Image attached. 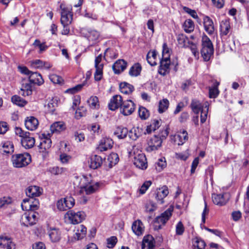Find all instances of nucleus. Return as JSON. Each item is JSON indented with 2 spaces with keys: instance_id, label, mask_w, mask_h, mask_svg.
Returning a JSON list of instances; mask_svg holds the SVG:
<instances>
[{
  "instance_id": "nucleus-26",
  "label": "nucleus",
  "mask_w": 249,
  "mask_h": 249,
  "mask_svg": "<svg viewBox=\"0 0 249 249\" xmlns=\"http://www.w3.org/2000/svg\"><path fill=\"white\" fill-rule=\"evenodd\" d=\"M177 40L178 45L181 47H189L192 43L189 40L188 38L184 34H178L177 37Z\"/></svg>"
},
{
  "instance_id": "nucleus-62",
  "label": "nucleus",
  "mask_w": 249,
  "mask_h": 249,
  "mask_svg": "<svg viewBox=\"0 0 249 249\" xmlns=\"http://www.w3.org/2000/svg\"><path fill=\"white\" fill-rule=\"evenodd\" d=\"M117 238L115 236H111L107 239V247L108 248H112L116 244Z\"/></svg>"
},
{
  "instance_id": "nucleus-28",
  "label": "nucleus",
  "mask_w": 249,
  "mask_h": 249,
  "mask_svg": "<svg viewBox=\"0 0 249 249\" xmlns=\"http://www.w3.org/2000/svg\"><path fill=\"white\" fill-rule=\"evenodd\" d=\"M66 128L63 122H56L53 123L50 126V130L52 133H59Z\"/></svg>"
},
{
  "instance_id": "nucleus-10",
  "label": "nucleus",
  "mask_w": 249,
  "mask_h": 249,
  "mask_svg": "<svg viewBox=\"0 0 249 249\" xmlns=\"http://www.w3.org/2000/svg\"><path fill=\"white\" fill-rule=\"evenodd\" d=\"M61 12V24L70 25L72 20V14L70 9L63 7L62 5L60 6Z\"/></svg>"
},
{
  "instance_id": "nucleus-11",
  "label": "nucleus",
  "mask_w": 249,
  "mask_h": 249,
  "mask_svg": "<svg viewBox=\"0 0 249 249\" xmlns=\"http://www.w3.org/2000/svg\"><path fill=\"white\" fill-rule=\"evenodd\" d=\"M162 140L160 137L154 136L148 142V147L146 149L148 152L157 150L161 146Z\"/></svg>"
},
{
  "instance_id": "nucleus-52",
  "label": "nucleus",
  "mask_w": 249,
  "mask_h": 249,
  "mask_svg": "<svg viewBox=\"0 0 249 249\" xmlns=\"http://www.w3.org/2000/svg\"><path fill=\"white\" fill-rule=\"evenodd\" d=\"M96 69L94 73V79L96 81H99L101 80L103 77V67L101 65L95 67Z\"/></svg>"
},
{
  "instance_id": "nucleus-12",
  "label": "nucleus",
  "mask_w": 249,
  "mask_h": 249,
  "mask_svg": "<svg viewBox=\"0 0 249 249\" xmlns=\"http://www.w3.org/2000/svg\"><path fill=\"white\" fill-rule=\"evenodd\" d=\"M162 58L160 62V66L158 70L159 74L163 76L165 75L170 71V59H168V56Z\"/></svg>"
},
{
  "instance_id": "nucleus-54",
  "label": "nucleus",
  "mask_w": 249,
  "mask_h": 249,
  "mask_svg": "<svg viewBox=\"0 0 249 249\" xmlns=\"http://www.w3.org/2000/svg\"><path fill=\"white\" fill-rule=\"evenodd\" d=\"M33 199L31 198L29 199H24L22 203H21V207L23 210L24 211H30L32 206V201Z\"/></svg>"
},
{
  "instance_id": "nucleus-24",
  "label": "nucleus",
  "mask_w": 249,
  "mask_h": 249,
  "mask_svg": "<svg viewBox=\"0 0 249 249\" xmlns=\"http://www.w3.org/2000/svg\"><path fill=\"white\" fill-rule=\"evenodd\" d=\"M29 82L38 86L42 85L44 81L41 75L37 72H32L29 76Z\"/></svg>"
},
{
  "instance_id": "nucleus-27",
  "label": "nucleus",
  "mask_w": 249,
  "mask_h": 249,
  "mask_svg": "<svg viewBox=\"0 0 249 249\" xmlns=\"http://www.w3.org/2000/svg\"><path fill=\"white\" fill-rule=\"evenodd\" d=\"M203 23L205 31L210 35L213 34L214 26L212 20L209 17L206 16L203 18Z\"/></svg>"
},
{
  "instance_id": "nucleus-5",
  "label": "nucleus",
  "mask_w": 249,
  "mask_h": 249,
  "mask_svg": "<svg viewBox=\"0 0 249 249\" xmlns=\"http://www.w3.org/2000/svg\"><path fill=\"white\" fill-rule=\"evenodd\" d=\"M86 216L85 212L83 211L75 212L73 210H70L65 214V219L69 223L77 224L82 222L85 219Z\"/></svg>"
},
{
  "instance_id": "nucleus-4",
  "label": "nucleus",
  "mask_w": 249,
  "mask_h": 249,
  "mask_svg": "<svg viewBox=\"0 0 249 249\" xmlns=\"http://www.w3.org/2000/svg\"><path fill=\"white\" fill-rule=\"evenodd\" d=\"M11 161L14 167L22 168L30 164L31 157L28 153L15 154L12 156Z\"/></svg>"
},
{
  "instance_id": "nucleus-38",
  "label": "nucleus",
  "mask_w": 249,
  "mask_h": 249,
  "mask_svg": "<svg viewBox=\"0 0 249 249\" xmlns=\"http://www.w3.org/2000/svg\"><path fill=\"white\" fill-rule=\"evenodd\" d=\"M76 228L75 238L78 240L82 239L85 235L87 232V228L83 225L77 226Z\"/></svg>"
},
{
  "instance_id": "nucleus-20",
  "label": "nucleus",
  "mask_w": 249,
  "mask_h": 249,
  "mask_svg": "<svg viewBox=\"0 0 249 249\" xmlns=\"http://www.w3.org/2000/svg\"><path fill=\"white\" fill-rule=\"evenodd\" d=\"M50 137L51 135L50 133H48L47 134H42V138H41L39 144V147L40 149L46 150L51 147L52 141L50 139Z\"/></svg>"
},
{
  "instance_id": "nucleus-42",
  "label": "nucleus",
  "mask_w": 249,
  "mask_h": 249,
  "mask_svg": "<svg viewBox=\"0 0 249 249\" xmlns=\"http://www.w3.org/2000/svg\"><path fill=\"white\" fill-rule=\"evenodd\" d=\"M230 28V22L228 20L221 21L220 23V31L222 35H226L229 32Z\"/></svg>"
},
{
  "instance_id": "nucleus-6",
  "label": "nucleus",
  "mask_w": 249,
  "mask_h": 249,
  "mask_svg": "<svg viewBox=\"0 0 249 249\" xmlns=\"http://www.w3.org/2000/svg\"><path fill=\"white\" fill-rule=\"evenodd\" d=\"M133 162L138 168L142 170L146 169L147 167V162L145 155L141 151L135 153L134 152Z\"/></svg>"
},
{
  "instance_id": "nucleus-57",
  "label": "nucleus",
  "mask_w": 249,
  "mask_h": 249,
  "mask_svg": "<svg viewBox=\"0 0 249 249\" xmlns=\"http://www.w3.org/2000/svg\"><path fill=\"white\" fill-rule=\"evenodd\" d=\"M48 170L51 174L58 175L63 173L65 171V169L62 167L54 166L49 168Z\"/></svg>"
},
{
  "instance_id": "nucleus-46",
  "label": "nucleus",
  "mask_w": 249,
  "mask_h": 249,
  "mask_svg": "<svg viewBox=\"0 0 249 249\" xmlns=\"http://www.w3.org/2000/svg\"><path fill=\"white\" fill-rule=\"evenodd\" d=\"M230 198V195L228 193H224L219 195V205H225Z\"/></svg>"
},
{
  "instance_id": "nucleus-53",
  "label": "nucleus",
  "mask_w": 249,
  "mask_h": 249,
  "mask_svg": "<svg viewBox=\"0 0 249 249\" xmlns=\"http://www.w3.org/2000/svg\"><path fill=\"white\" fill-rule=\"evenodd\" d=\"M12 198L9 196H4L0 198V208L6 207L12 203Z\"/></svg>"
},
{
  "instance_id": "nucleus-47",
  "label": "nucleus",
  "mask_w": 249,
  "mask_h": 249,
  "mask_svg": "<svg viewBox=\"0 0 249 249\" xmlns=\"http://www.w3.org/2000/svg\"><path fill=\"white\" fill-rule=\"evenodd\" d=\"M88 103L90 108H97L99 107L98 98L96 96H91L88 100Z\"/></svg>"
},
{
  "instance_id": "nucleus-44",
  "label": "nucleus",
  "mask_w": 249,
  "mask_h": 249,
  "mask_svg": "<svg viewBox=\"0 0 249 249\" xmlns=\"http://www.w3.org/2000/svg\"><path fill=\"white\" fill-rule=\"evenodd\" d=\"M183 27L185 32L190 33L194 31L195 26L191 19H187L185 21Z\"/></svg>"
},
{
  "instance_id": "nucleus-9",
  "label": "nucleus",
  "mask_w": 249,
  "mask_h": 249,
  "mask_svg": "<svg viewBox=\"0 0 249 249\" xmlns=\"http://www.w3.org/2000/svg\"><path fill=\"white\" fill-rule=\"evenodd\" d=\"M136 108L134 103L130 100L124 101L120 108V112L124 116L131 114Z\"/></svg>"
},
{
  "instance_id": "nucleus-22",
  "label": "nucleus",
  "mask_w": 249,
  "mask_h": 249,
  "mask_svg": "<svg viewBox=\"0 0 249 249\" xmlns=\"http://www.w3.org/2000/svg\"><path fill=\"white\" fill-rule=\"evenodd\" d=\"M155 243L152 236L150 235L145 236L142 240V249H154Z\"/></svg>"
},
{
  "instance_id": "nucleus-49",
  "label": "nucleus",
  "mask_w": 249,
  "mask_h": 249,
  "mask_svg": "<svg viewBox=\"0 0 249 249\" xmlns=\"http://www.w3.org/2000/svg\"><path fill=\"white\" fill-rule=\"evenodd\" d=\"M33 45L35 47H38L39 49L38 53H42L43 52L45 51L47 48L48 46L46 45L45 43H41L40 40L38 39H36L33 43Z\"/></svg>"
},
{
  "instance_id": "nucleus-16",
  "label": "nucleus",
  "mask_w": 249,
  "mask_h": 249,
  "mask_svg": "<svg viewBox=\"0 0 249 249\" xmlns=\"http://www.w3.org/2000/svg\"><path fill=\"white\" fill-rule=\"evenodd\" d=\"M43 190L37 186H29L26 191L27 196L33 199L34 197L39 196L42 193Z\"/></svg>"
},
{
  "instance_id": "nucleus-33",
  "label": "nucleus",
  "mask_w": 249,
  "mask_h": 249,
  "mask_svg": "<svg viewBox=\"0 0 249 249\" xmlns=\"http://www.w3.org/2000/svg\"><path fill=\"white\" fill-rule=\"evenodd\" d=\"M142 130L139 127H133L128 133V137L132 140H136L142 134Z\"/></svg>"
},
{
  "instance_id": "nucleus-56",
  "label": "nucleus",
  "mask_w": 249,
  "mask_h": 249,
  "mask_svg": "<svg viewBox=\"0 0 249 249\" xmlns=\"http://www.w3.org/2000/svg\"><path fill=\"white\" fill-rule=\"evenodd\" d=\"M139 115L142 120H145L149 117V111L146 108L141 107L139 108Z\"/></svg>"
},
{
  "instance_id": "nucleus-43",
  "label": "nucleus",
  "mask_w": 249,
  "mask_h": 249,
  "mask_svg": "<svg viewBox=\"0 0 249 249\" xmlns=\"http://www.w3.org/2000/svg\"><path fill=\"white\" fill-rule=\"evenodd\" d=\"M160 126V122L157 120H154L152 121L151 124L147 126L146 132L147 133H150L157 130Z\"/></svg>"
},
{
  "instance_id": "nucleus-55",
  "label": "nucleus",
  "mask_w": 249,
  "mask_h": 249,
  "mask_svg": "<svg viewBox=\"0 0 249 249\" xmlns=\"http://www.w3.org/2000/svg\"><path fill=\"white\" fill-rule=\"evenodd\" d=\"M62 200H64L65 204L67 209H70L73 207L75 204V200L71 196H67L64 198H62Z\"/></svg>"
},
{
  "instance_id": "nucleus-17",
  "label": "nucleus",
  "mask_w": 249,
  "mask_h": 249,
  "mask_svg": "<svg viewBox=\"0 0 249 249\" xmlns=\"http://www.w3.org/2000/svg\"><path fill=\"white\" fill-rule=\"evenodd\" d=\"M21 143L23 147L26 149H29L34 146L35 143V139L29 132L28 134L21 139Z\"/></svg>"
},
{
  "instance_id": "nucleus-39",
  "label": "nucleus",
  "mask_w": 249,
  "mask_h": 249,
  "mask_svg": "<svg viewBox=\"0 0 249 249\" xmlns=\"http://www.w3.org/2000/svg\"><path fill=\"white\" fill-rule=\"evenodd\" d=\"M119 160L117 154L115 153H111L107 157V160L108 162V166L111 168L113 166L116 164Z\"/></svg>"
},
{
  "instance_id": "nucleus-41",
  "label": "nucleus",
  "mask_w": 249,
  "mask_h": 249,
  "mask_svg": "<svg viewBox=\"0 0 249 249\" xmlns=\"http://www.w3.org/2000/svg\"><path fill=\"white\" fill-rule=\"evenodd\" d=\"M169 102L167 99H163L159 103L158 111L160 113L165 112L169 107Z\"/></svg>"
},
{
  "instance_id": "nucleus-18",
  "label": "nucleus",
  "mask_w": 249,
  "mask_h": 249,
  "mask_svg": "<svg viewBox=\"0 0 249 249\" xmlns=\"http://www.w3.org/2000/svg\"><path fill=\"white\" fill-rule=\"evenodd\" d=\"M169 194L168 188L166 186L158 188L157 189L156 198L157 200L162 204L164 202L163 199Z\"/></svg>"
},
{
  "instance_id": "nucleus-1",
  "label": "nucleus",
  "mask_w": 249,
  "mask_h": 249,
  "mask_svg": "<svg viewBox=\"0 0 249 249\" xmlns=\"http://www.w3.org/2000/svg\"><path fill=\"white\" fill-rule=\"evenodd\" d=\"M73 183L75 187L80 189V194L90 195L97 191L101 184L98 182L92 181L90 176H77L74 177Z\"/></svg>"
},
{
  "instance_id": "nucleus-19",
  "label": "nucleus",
  "mask_w": 249,
  "mask_h": 249,
  "mask_svg": "<svg viewBox=\"0 0 249 249\" xmlns=\"http://www.w3.org/2000/svg\"><path fill=\"white\" fill-rule=\"evenodd\" d=\"M25 125L27 129L35 130L38 125V120L33 116L27 117L25 120Z\"/></svg>"
},
{
  "instance_id": "nucleus-36",
  "label": "nucleus",
  "mask_w": 249,
  "mask_h": 249,
  "mask_svg": "<svg viewBox=\"0 0 249 249\" xmlns=\"http://www.w3.org/2000/svg\"><path fill=\"white\" fill-rule=\"evenodd\" d=\"M31 83L27 82L24 83L22 85L21 90L22 92L21 94L24 96H29L32 93V86Z\"/></svg>"
},
{
  "instance_id": "nucleus-37",
  "label": "nucleus",
  "mask_w": 249,
  "mask_h": 249,
  "mask_svg": "<svg viewBox=\"0 0 249 249\" xmlns=\"http://www.w3.org/2000/svg\"><path fill=\"white\" fill-rule=\"evenodd\" d=\"M142 67L139 63H135L130 68L129 71V74L131 76H137L141 73Z\"/></svg>"
},
{
  "instance_id": "nucleus-31",
  "label": "nucleus",
  "mask_w": 249,
  "mask_h": 249,
  "mask_svg": "<svg viewBox=\"0 0 249 249\" xmlns=\"http://www.w3.org/2000/svg\"><path fill=\"white\" fill-rule=\"evenodd\" d=\"M14 245V243L10 238L7 237H0V248L12 249Z\"/></svg>"
},
{
  "instance_id": "nucleus-34",
  "label": "nucleus",
  "mask_w": 249,
  "mask_h": 249,
  "mask_svg": "<svg viewBox=\"0 0 249 249\" xmlns=\"http://www.w3.org/2000/svg\"><path fill=\"white\" fill-rule=\"evenodd\" d=\"M87 32L88 33L86 34V36L89 41L94 42L98 39L100 36V33L97 31L89 29Z\"/></svg>"
},
{
  "instance_id": "nucleus-64",
  "label": "nucleus",
  "mask_w": 249,
  "mask_h": 249,
  "mask_svg": "<svg viewBox=\"0 0 249 249\" xmlns=\"http://www.w3.org/2000/svg\"><path fill=\"white\" fill-rule=\"evenodd\" d=\"M194 246L197 249H203L205 247V243L203 240L198 239L195 242Z\"/></svg>"
},
{
  "instance_id": "nucleus-45",
  "label": "nucleus",
  "mask_w": 249,
  "mask_h": 249,
  "mask_svg": "<svg viewBox=\"0 0 249 249\" xmlns=\"http://www.w3.org/2000/svg\"><path fill=\"white\" fill-rule=\"evenodd\" d=\"M11 100L14 104L19 107H24L27 104V102L25 100L18 95L12 96Z\"/></svg>"
},
{
  "instance_id": "nucleus-30",
  "label": "nucleus",
  "mask_w": 249,
  "mask_h": 249,
  "mask_svg": "<svg viewBox=\"0 0 249 249\" xmlns=\"http://www.w3.org/2000/svg\"><path fill=\"white\" fill-rule=\"evenodd\" d=\"M146 60L147 62L152 66L157 64V52L155 50L150 51L147 54Z\"/></svg>"
},
{
  "instance_id": "nucleus-58",
  "label": "nucleus",
  "mask_w": 249,
  "mask_h": 249,
  "mask_svg": "<svg viewBox=\"0 0 249 249\" xmlns=\"http://www.w3.org/2000/svg\"><path fill=\"white\" fill-rule=\"evenodd\" d=\"M86 114L87 109L85 107H82L76 110L75 117L77 119H79L81 117L85 116Z\"/></svg>"
},
{
  "instance_id": "nucleus-60",
  "label": "nucleus",
  "mask_w": 249,
  "mask_h": 249,
  "mask_svg": "<svg viewBox=\"0 0 249 249\" xmlns=\"http://www.w3.org/2000/svg\"><path fill=\"white\" fill-rule=\"evenodd\" d=\"M145 210L147 212H151L154 211L156 209L155 203L151 201H147L145 204Z\"/></svg>"
},
{
  "instance_id": "nucleus-40",
  "label": "nucleus",
  "mask_w": 249,
  "mask_h": 249,
  "mask_svg": "<svg viewBox=\"0 0 249 249\" xmlns=\"http://www.w3.org/2000/svg\"><path fill=\"white\" fill-rule=\"evenodd\" d=\"M175 139L176 141H178V145L183 144L188 140L187 132L183 130L182 132L179 133L175 136Z\"/></svg>"
},
{
  "instance_id": "nucleus-32",
  "label": "nucleus",
  "mask_w": 249,
  "mask_h": 249,
  "mask_svg": "<svg viewBox=\"0 0 249 249\" xmlns=\"http://www.w3.org/2000/svg\"><path fill=\"white\" fill-rule=\"evenodd\" d=\"M120 91L125 94H129L131 93L134 89V87L126 83L123 82L119 86Z\"/></svg>"
},
{
  "instance_id": "nucleus-2",
  "label": "nucleus",
  "mask_w": 249,
  "mask_h": 249,
  "mask_svg": "<svg viewBox=\"0 0 249 249\" xmlns=\"http://www.w3.org/2000/svg\"><path fill=\"white\" fill-rule=\"evenodd\" d=\"M191 107L193 111L196 114H198L201 111L200 122L202 124L205 123L207 118L209 103L205 102L203 104L196 99H193L191 104Z\"/></svg>"
},
{
  "instance_id": "nucleus-25",
  "label": "nucleus",
  "mask_w": 249,
  "mask_h": 249,
  "mask_svg": "<svg viewBox=\"0 0 249 249\" xmlns=\"http://www.w3.org/2000/svg\"><path fill=\"white\" fill-rule=\"evenodd\" d=\"M102 162V159L100 156L94 155L91 157L89 161V166L91 169H96L101 166Z\"/></svg>"
},
{
  "instance_id": "nucleus-51",
  "label": "nucleus",
  "mask_w": 249,
  "mask_h": 249,
  "mask_svg": "<svg viewBox=\"0 0 249 249\" xmlns=\"http://www.w3.org/2000/svg\"><path fill=\"white\" fill-rule=\"evenodd\" d=\"M2 147L4 153L9 154L14 151L13 144L10 142L7 141L4 142L2 145Z\"/></svg>"
},
{
  "instance_id": "nucleus-8",
  "label": "nucleus",
  "mask_w": 249,
  "mask_h": 249,
  "mask_svg": "<svg viewBox=\"0 0 249 249\" xmlns=\"http://www.w3.org/2000/svg\"><path fill=\"white\" fill-rule=\"evenodd\" d=\"M37 220L36 213L35 212L25 213L22 215L20 222L22 225L28 227L35 224Z\"/></svg>"
},
{
  "instance_id": "nucleus-59",
  "label": "nucleus",
  "mask_w": 249,
  "mask_h": 249,
  "mask_svg": "<svg viewBox=\"0 0 249 249\" xmlns=\"http://www.w3.org/2000/svg\"><path fill=\"white\" fill-rule=\"evenodd\" d=\"M49 79L53 84H61L63 81L61 77L54 74L50 75Z\"/></svg>"
},
{
  "instance_id": "nucleus-61",
  "label": "nucleus",
  "mask_w": 249,
  "mask_h": 249,
  "mask_svg": "<svg viewBox=\"0 0 249 249\" xmlns=\"http://www.w3.org/2000/svg\"><path fill=\"white\" fill-rule=\"evenodd\" d=\"M152 182L151 181H146L141 186L140 189V193L141 194H144L149 187L151 186Z\"/></svg>"
},
{
  "instance_id": "nucleus-35",
  "label": "nucleus",
  "mask_w": 249,
  "mask_h": 249,
  "mask_svg": "<svg viewBox=\"0 0 249 249\" xmlns=\"http://www.w3.org/2000/svg\"><path fill=\"white\" fill-rule=\"evenodd\" d=\"M128 131L125 127H117L114 132V134L119 139H124L128 134Z\"/></svg>"
},
{
  "instance_id": "nucleus-15",
  "label": "nucleus",
  "mask_w": 249,
  "mask_h": 249,
  "mask_svg": "<svg viewBox=\"0 0 249 249\" xmlns=\"http://www.w3.org/2000/svg\"><path fill=\"white\" fill-rule=\"evenodd\" d=\"M113 144V142L112 139L109 138H103L100 140L97 149L101 152L105 151L111 149Z\"/></svg>"
},
{
  "instance_id": "nucleus-63",
  "label": "nucleus",
  "mask_w": 249,
  "mask_h": 249,
  "mask_svg": "<svg viewBox=\"0 0 249 249\" xmlns=\"http://www.w3.org/2000/svg\"><path fill=\"white\" fill-rule=\"evenodd\" d=\"M184 231V228L182 223L179 221L176 227V232L177 235H181Z\"/></svg>"
},
{
  "instance_id": "nucleus-7",
  "label": "nucleus",
  "mask_w": 249,
  "mask_h": 249,
  "mask_svg": "<svg viewBox=\"0 0 249 249\" xmlns=\"http://www.w3.org/2000/svg\"><path fill=\"white\" fill-rule=\"evenodd\" d=\"M173 209L169 208L163 213L160 216H158L155 221V228L158 230L161 228L169 220L172 215Z\"/></svg>"
},
{
  "instance_id": "nucleus-29",
  "label": "nucleus",
  "mask_w": 249,
  "mask_h": 249,
  "mask_svg": "<svg viewBox=\"0 0 249 249\" xmlns=\"http://www.w3.org/2000/svg\"><path fill=\"white\" fill-rule=\"evenodd\" d=\"M48 234L50 239L53 242H58L61 238V232L57 229L50 228Z\"/></svg>"
},
{
  "instance_id": "nucleus-14",
  "label": "nucleus",
  "mask_w": 249,
  "mask_h": 249,
  "mask_svg": "<svg viewBox=\"0 0 249 249\" xmlns=\"http://www.w3.org/2000/svg\"><path fill=\"white\" fill-rule=\"evenodd\" d=\"M30 65L32 68L36 69H49L52 67V65L46 61H43L40 59H35L29 62Z\"/></svg>"
},
{
  "instance_id": "nucleus-48",
  "label": "nucleus",
  "mask_w": 249,
  "mask_h": 249,
  "mask_svg": "<svg viewBox=\"0 0 249 249\" xmlns=\"http://www.w3.org/2000/svg\"><path fill=\"white\" fill-rule=\"evenodd\" d=\"M56 106L57 103L55 100L52 99L48 101V103L45 105V107L49 112H53L55 110Z\"/></svg>"
},
{
  "instance_id": "nucleus-3",
  "label": "nucleus",
  "mask_w": 249,
  "mask_h": 249,
  "mask_svg": "<svg viewBox=\"0 0 249 249\" xmlns=\"http://www.w3.org/2000/svg\"><path fill=\"white\" fill-rule=\"evenodd\" d=\"M213 53V48L210 39L206 35L202 37V49L201 53L205 61H209Z\"/></svg>"
},
{
  "instance_id": "nucleus-50",
  "label": "nucleus",
  "mask_w": 249,
  "mask_h": 249,
  "mask_svg": "<svg viewBox=\"0 0 249 249\" xmlns=\"http://www.w3.org/2000/svg\"><path fill=\"white\" fill-rule=\"evenodd\" d=\"M166 166V162L164 158H160L155 163L156 170L160 172Z\"/></svg>"
},
{
  "instance_id": "nucleus-23",
  "label": "nucleus",
  "mask_w": 249,
  "mask_h": 249,
  "mask_svg": "<svg viewBox=\"0 0 249 249\" xmlns=\"http://www.w3.org/2000/svg\"><path fill=\"white\" fill-rule=\"evenodd\" d=\"M126 62L123 59H119L113 65L112 69L115 74H120L126 69Z\"/></svg>"
},
{
  "instance_id": "nucleus-13",
  "label": "nucleus",
  "mask_w": 249,
  "mask_h": 249,
  "mask_svg": "<svg viewBox=\"0 0 249 249\" xmlns=\"http://www.w3.org/2000/svg\"><path fill=\"white\" fill-rule=\"evenodd\" d=\"M123 102L122 97L121 95H114L110 100L108 108L110 110H115L119 107L121 108Z\"/></svg>"
},
{
  "instance_id": "nucleus-21",
  "label": "nucleus",
  "mask_w": 249,
  "mask_h": 249,
  "mask_svg": "<svg viewBox=\"0 0 249 249\" xmlns=\"http://www.w3.org/2000/svg\"><path fill=\"white\" fill-rule=\"evenodd\" d=\"M132 230L137 236L142 235L144 231V227L140 220H137L133 222L132 225Z\"/></svg>"
}]
</instances>
